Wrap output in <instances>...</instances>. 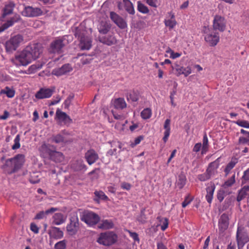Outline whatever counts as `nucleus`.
Returning a JSON list of instances; mask_svg holds the SVG:
<instances>
[{
    "label": "nucleus",
    "mask_w": 249,
    "mask_h": 249,
    "mask_svg": "<svg viewBox=\"0 0 249 249\" xmlns=\"http://www.w3.org/2000/svg\"><path fill=\"white\" fill-rule=\"evenodd\" d=\"M42 52L40 45L33 44L27 46L21 52L15 55L11 61L16 66H26L38 58Z\"/></svg>",
    "instance_id": "1"
},
{
    "label": "nucleus",
    "mask_w": 249,
    "mask_h": 249,
    "mask_svg": "<svg viewBox=\"0 0 249 249\" xmlns=\"http://www.w3.org/2000/svg\"><path fill=\"white\" fill-rule=\"evenodd\" d=\"M74 35L79 40V47L81 50H89L90 49L92 45V39L89 36L87 35L85 27L82 24L76 28Z\"/></svg>",
    "instance_id": "2"
},
{
    "label": "nucleus",
    "mask_w": 249,
    "mask_h": 249,
    "mask_svg": "<svg viewBox=\"0 0 249 249\" xmlns=\"http://www.w3.org/2000/svg\"><path fill=\"white\" fill-rule=\"evenodd\" d=\"M23 42V37L21 35L18 34L11 36L4 44L6 53H13Z\"/></svg>",
    "instance_id": "3"
},
{
    "label": "nucleus",
    "mask_w": 249,
    "mask_h": 249,
    "mask_svg": "<svg viewBox=\"0 0 249 249\" xmlns=\"http://www.w3.org/2000/svg\"><path fill=\"white\" fill-rule=\"evenodd\" d=\"M80 219L90 227L95 226L100 220V217L98 214L89 211L83 212L80 215Z\"/></svg>",
    "instance_id": "4"
},
{
    "label": "nucleus",
    "mask_w": 249,
    "mask_h": 249,
    "mask_svg": "<svg viewBox=\"0 0 249 249\" xmlns=\"http://www.w3.org/2000/svg\"><path fill=\"white\" fill-rule=\"evenodd\" d=\"M117 239V235L113 231H107L100 234L97 242L101 245L109 246L114 244Z\"/></svg>",
    "instance_id": "5"
},
{
    "label": "nucleus",
    "mask_w": 249,
    "mask_h": 249,
    "mask_svg": "<svg viewBox=\"0 0 249 249\" xmlns=\"http://www.w3.org/2000/svg\"><path fill=\"white\" fill-rule=\"evenodd\" d=\"M204 39L210 46H214L219 41V36L215 30L205 27L203 30Z\"/></svg>",
    "instance_id": "6"
},
{
    "label": "nucleus",
    "mask_w": 249,
    "mask_h": 249,
    "mask_svg": "<svg viewBox=\"0 0 249 249\" xmlns=\"http://www.w3.org/2000/svg\"><path fill=\"white\" fill-rule=\"evenodd\" d=\"M67 40L64 36L59 37L53 40L50 44L49 51L50 53L60 54L63 52Z\"/></svg>",
    "instance_id": "7"
},
{
    "label": "nucleus",
    "mask_w": 249,
    "mask_h": 249,
    "mask_svg": "<svg viewBox=\"0 0 249 249\" xmlns=\"http://www.w3.org/2000/svg\"><path fill=\"white\" fill-rule=\"evenodd\" d=\"M236 239L238 249L243 248L245 244L249 241L248 234L243 227H238L236 234Z\"/></svg>",
    "instance_id": "8"
},
{
    "label": "nucleus",
    "mask_w": 249,
    "mask_h": 249,
    "mask_svg": "<svg viewBox=\"0 0 249 249\" xmlns=\"http://www.w3.org/2000/svg\"><path fill=\"white\" fill-rule=\"evenodd\" d=\"M229 216L228 213H223L220 216L218 222V233L221 236H223L225 231L228 229L229 225Z\"/></svg>",
    "instance_id": "9"
},
{
    "label": "nucleus",
    "mask_w": 249,
    "mask_h": 249,
    "mask_svg": "<svg viewBox=\"0 0 249 249\" xmlns=\"http://www.w3.org/2000/svg\"><path fill=\"white\" fill-rule=\"evenodd\" d=\"M43 14V11L39 7L32 6H25L21 15L26 17L33 18L40 16Z\"/></svg>",
    "instance_id": "10"
},
{
    "label": "nucleus",
    "mask_w": 249,
    "mask_h": 249,
    "mask_svg": "<svg viewBox=\"0 0 249 249\" xmlns=\"http://www.w3.org/2000/svg\"><path fill=\"white\" fill-rule=\"evenodd\" d=\"M68 233L71 235H75L79 229V220L76 215L70 218V222L66 227Z\"/></svg>",
    "instance_id": "11"
},
{
    "label": "nucleus",
    "mask_w": 249,
    "mask_h": 249,
    "mask_svg": "<svg viewBox=\"0 0 249 249\" xmlns=\"http://www.w3.org/2000/svg\"><path fill=\"white\" fill-rule=\"evenodd\" d=\"M213 30L223 32L226 28V20L224 18L216 15L213 20Z\"/></svg>",
    "instance_id": "12"
},
{
    "label": "nucleus",
    "mask_w": 249,
    "mask_h": 249,
    "mask_svg": "<svg viewBox=\"0 0 249 249\" xmlns=\"http://www.w3.org/2000/svg\"><path fill=\"white\" fill-rule=\"evenodd\" d=\"M54 88L53 89L42 88L36 92L35 96L37 99L49 98L52 96L54 92Z\"/></svg>",
    "instance_id": "13"
},
{
    "label": "nucleus",
    "mask_w": 249,
    "mask_h": 249,
    "mask_svg": "<svg viewBox=\"0 0 249 249\" xmlns=\"http://www.w3.org/2000/svg\"><path fill=\"white\" fill-rule=\"evenodd\" d=\"M55 119L60 123L69 125L72 123V119L65 112L57 109L56 111Z\"/></svg>",
    "instance_id": "14"
},
{
    "label": "nucleus",
    "mask_w": 249,
    "mask_h": 249,
    "mask_svg": "<svg viewBox=\"0 0 249 249\" xmlns=\"http://www.w3.org/2000/svg\"><path fill=\"white\" fill-rule=\"evenodd\" d=\"M14 163V169L12 172H16L19 170L25 162V156L19 154L12 158Z\"/></svg>",
    "instance_id": "15"
},
{
    "label": "nucleus",
    "mask_w": 249,
    "mask_h": 249,
    "mask_svg": "<svg viewBox=\"0 0 249 249\" xmlns=\"http://www.w3.org/2000/svg\"><path fill=\"white\" fill-rule=\"evenodd\" d=\"M110 18L113 22L120 28L125 29L127 27L126 21L119 15L114 12H110Z\"/></svg>",
    "instance_id": "16"
},
{
    "label": "nucleus",
    "mask_w": 249,
    "mask_h": 249,
    "mask_svg": "<svg viewBox=\"0 0 249 249\" xmlns=\"http://www.w3.org/2000/svg\"><path fill=\"white\" fill-rule=\"evenodd\" d=\"M15 7V4L13 2L10 1L6 3L4 8L2 9V14L1 17L0 18V20H3V19L8 15H11L13 13L14 9Z\"/></svg>",
    "instance_id": "17"
},
{
    "label": "nucleus",
    "mask_w": 249,
    "mask_h": 249,
    "mask_svg": "<svg viewBox=\"0 0 249 249\" xmlns=\"http://www.w3.org/2000/svg\"><path fill=\"white\" fill-rule=\"evenodd\" d=\"M72 68L69 64L63 65L61 68L53 70L52 73L57 76H59L70 72Z\"/></svg>",
    "instance_id": "18"
},
{
    "label": "nucleus",
    "mask_w": 249,
    "mask_h": 249,
    "mask_svg": "<svg viewBox=\"0 0 249 249\" xmlns=\"http://www.w3.org/2000/svg\"><path fill=\"white\" fill-rule=\"evenodd\" d=\"M85 158L89 165L94 163L98 159V155L93 149L88 150L85 154Z\"/></svg>",
    "instance_id": "19"
},
{
    "label": "nucleus",
    "mask_w": 249,
    "mask_h": 249,
    "mask_svg": "<svg viewBox=\"0 0 249 249\" xmlns=\"http://www.w3.org/2000/svg\"><path fill=\"white\" fill-rule=\"evenodd\" d=\"M186 181L187 179L185 174L183 172H181L177 177L175 183L176 187L181 190L186 184Z\"/></svg>",
    "instance_id": "20"
},
{
    "label": "nucleus",
    "mask_w": 249,
    "mask_h": 249,
    "mask_svg": "<svg viewBox=\"0 0 249 249\" xmlns=\"http://www.w3.org/2000/svg\"><path fill=\"white\" fill-rule=\"evenodd\" d=\"M220 158H217L215 160L211 162L206 171L211 177L217 173V169L219 165Z\"/></svg>",
    "instance_id": "21"
},
{
    "label": "nucleus",
    "mask_w": 249,
    "mask_h": 249,
    "mask_svg": "<svg viewBox=\"0 0 249 249\" xmlns=\"http://www.w3.org/2000/svg\"><path fill=\"white\" fill-rule=\"evenodd\" d=\"M99 41L105 44L108 46L115 44L117 43V39L113 35H107L99 37Z\"/></svg>",
    "instance_id": "22"
},
{
    "label": "nucleus",
    "mask_w": 249,
    "mask_h": 249,
    "mask_svg": "<svg viewBox=\"0 0 249 249\" xmlns=\"http://www.w3.org/2000/svg\"><path fill=\"white\" fill-rule=\"evenodd\" d=\"M114 226V223L111 219H103L99 223V229L107 230L113 229Z\"/></svg>",
    "instance_id": "23"
},
{
    "label": "nucleus",
    "mask_w": 249,
    "mask_h": 249,
    "mask_svg": "<svg viewBox=\"0 0 249 249\" xmlns=\"http://www.w3.org/2000/svg\"><path fill=\"white\" fill-rule=\"evenodd\" d=\"M169 18H166L164 20V23L166 27H169V29H173L177 24L174 14L170 12L168 13Z\"/></svg>",
    "instance_id": "24"
},
{
    "label": "nucleus",
    "mask_w": 249,
    "mask_h": 249,
    "mask_svg": "<svg viewBox=\"0 0 249 249\" xmlns=\"http://www.w3.org/2000/svg\"><path fill=\"white\" fill-rule=\"evenodd\" d=\"M49 233L51 238L56 240L61 239L64 235L63 232L60 229L55 227H52Z\"/></svg>",
    "instance_id": "25"
},
{
    "label": "nucleus",
    "mask_w": 249,
    "mask_h": 249,
    "mask_svg": "<svg viewBox=\"0 0 249 249\" xmlns=\"http://www.w3.org/2000/svg\"><path fill=\"white\" fill-rule=\"evenodd\" d=\"M175 70L177 76L183 74L185 77H187L192 73L191 68L189 66L185 68L177 65Z\"/></svg>",
    "instance_id": "26"
},
{
    "label": "nucleus",
    "mask_w": 249,
    "mask_h": 249,
    "mask_svg": "<svg viewBox=\"0 0 249 249\" xmlns=\"http://www.w3.org/2000/svg\"><path fill=\"white\" fill-rule=\"evenodd\" d=\"M71 168L75 171H85L87 170V167L82 160L74 161L71 164Z\"/></svg>",
    "instance_id": "27"
},
{
    "label": "nucleus",
    "mask_w": 249,
    "mask_h": 249,
    "mask_svg": "<svg viewBox=\"0 0 249 249\" xmlns=\"http://www.w3.org/2000/svg\"><path fill=\"white\" fill-rule=\"evenodd\" d=\"M2 169L8 174H12L14 172H12L14 169V163L12 158L6 160L5 163L1 166Z\"/></svg>",
    "instance_id": "28"
},
{
    "label": "nucleus",
    "mask_w": 249,
    "mask_h": 249,
    "mask_svg": "<svg viewBox=\"0 0 249 249\" xmlns=\"http://www.w3.org/2000/svg\"><path fill=\"white\" fill-rule=\"evenodd\" d=\"M249 186H244L239 191L236 200L238 202L245 199L249 195Z\"/></svg>",
    "instance_id": "29"
},
{
    "label": "nucleus",
    "mask_w": 249,
    "mask_h": 249,
    "mask_svg": "<svg viewBox=\"0 0 249 249\" xmlns=\"http://www.w3.org/2000/svg\"><path fill=\"white\" fill-rule=\"evenodd\" d=\"M215 189V186L214 184H211L206 188L207 194L206 195V199L210 204L212 203Z\"/></svg>",
    "instance_id": "30"
},
{
    "label": "nucleus",
    "mask_w": 249,
    "mask_h": 249,
    "mask_svg": "<svg viewBox=\"0 0 249 249\" xmlns=\"http://www.w3.org/2000/svg\"><path fill=\"white\" fill-rule=\"evenodd\" d=\"M170 120L169 119H167L165 121L163 127L165 129V131L164 132V136L162 140L164 143L166 142L170 134Z\"/></svg>",
    "instance_id": "31"
},
{
    "label": "nucleus",
    "mask_w": 249,
    "mask_h": 249,
    "mask_svg": "<svg viewBox=\"0 0 249 249\" xmlns=\"http://www.w3.org/2000/svg\"><path fill=\"white\" fill-rule=\"evenodd\" d=\"M22 21V18L19 15L15 14L13 17L7 20L5 23L8 28L12 26L16 23Z\"/></svg>",
    "instance_id": "32"
},
{
    "label": "nucleus",
    "mask_w": 249,
    "mask_h": 249,
    "mask_svg": "<svg viewBox=\"0 0 249 249\" xmlns=\"http://www.w3.org/2000/svg\"><path fill=\"white\" fill-rule=\"evenodd\" d=\"M53 224L56 225H59L64 223L66 220V218L64 215L61 213H55L53 216Z\"/></svg>",
    "instance_id": "33"
},
{
    "label": "nucleus",
    "mask_w": 249,
    "mask_h": 249,
    "mask_svg": "<svg viewBox=\"0 0 249 249\" xmlns=\"http://www.w3.org/2000/svg\"><path fill=\"white\" fill-rule=\"evenodd\" d=\"M114 107L116 109H123L126 107V104L124 98H119L114 100L113 102Z\"/></svg>",
    "instance_id": "34"
},
{
    "label": "nucleus",
    "mask_w": 249,
    "mask_h": 249,
    "mask_svg": "<svg viewBox=\"0 0 249 249\" xmlns=\"http://www.w3.org/2000/svg\"><path fill=\"white\" fill-rule=\"evenodd\" d=\"M125 11L130 15H134L135 11L134 6L130 0H123Z\"/></svg>",
    "instance_id": "35"
},
{
    "label": "nucleus",
    "mask_w": 249,
    "mask_h": 249,
    "mask_svg": "<svg viewBox=\"0 0 249 249\" xmlns=\"http://www.w3.org/2000/svg\"><path fill=\"white\" fill-rule=\"evenodd\" d=\"M51 153H52L50 157L51 159L55 162H60L63 161L64 156L61 152L53 151V152Z\"/></svg>",
    "instance_id": "36"
},
{
    "label": "nucleus",
    "mask_w": 249,
    "mask_h": 249,
    "mask_svg": "<svg viewBox=\"0 0 249 249\" xmlns=\"http://www.w3.org/2000/svg\"><path fill=\"white\" fill-rule=\"evenodd\" d=\"M110 25L106 22L102 21L98 26V30L100 33L106 34L109 30Z\"/></svg>",
    "instance_id": "37"
},
{
    "label": "nucleus",
    "mask_w": 249,
    "mask_h": 249,
    "mask_svg": "<svg viewBox=\"0 0 249 249\" xmlns=\"http://www.w3.org/2000/svg\"><path fill=\"white\" fill-rule=\"evenodd\" d=\"M94 194L96 196L94 199L97 202H99L100 200H107L108 199V197L102 191H95Z\"/></svg>",
    "instance_id": "38"
},
{
    "label": "nucleus",
    "mask_w": 249,
    "mask_h": 249,
    "mask_svg": "<svg viewBox=\"0 0 249 249\" xmlns=\"http://www.w3.org/2000/svg\"><path fill=\"white\" fill-rule=\"evenodd\" d=\"M238 162V160L236 158L232 159L231 161L227 164L224 172L226 176H227L230 172L231 170L235 166L236 164Z\"/></svg>",
    "instance_id": "39"
},
{
    "label": "nucleus",
    "mask_w": 249,
    "mask_h": 249,
    "mask_svg": "<svg viewBox=\"0 0 249 249\" xmlns=\"http://www.w3.org/2000/svg\"><path fill=\"white\" fill-rule=\"evenodd\" d=\"M137 10L139 12L143 14H147L149 13L148 7L141 1H137Z\"/></svg>",
    "instance_id": "40"
},
{
    "label": "nucleus",
    "mask_w": 249,
    "mask_h": 249,
    "mask_svg": "<svg viewBox=\"0 0 249 249\" xmlns=\"http://www.w3.org/2000/svg\"><path fill=\"white\" fill-rule=\"evenodd\" d=\"M51 139L52 142L56 143H65L67 142L64 137L60 134L53 136Z\"/></svg>",
    "instance_id": "41"
},
{
    "label": "nucleus",
    "mask_w": 249,
    "mask_h": 249,
    "mask_svg": "<svg viewBox=\"0 0 249 249\" xmlns=\"http://www.w3.org/2000/svg\"><path fill=\"white\" fill-rule=\"evenodd\" d=\"M128 101H131V102H136L139 99V94L137 92L133 91L129 93L127 96Z\"/></svg>",
    "instance_id": "42"
},
{
    "label": "nucleus",
    "mask_w": 249,
    "mask_h": 249,
    "mask_svg": "<svg viewBox=\"0 0 249 249\" xmlns=\"http://www.w3.org/2000/svg\"><path fill=\"white\" fill-rule=\"evenodd\" d=\"M152 115L151 110L149 108L144 109L141 113V116L143 119L150 118Z\"/></svg>",
    "instance_id": "43"
},
{
    "label": "nucleus",
    "mask_w": 249,
    "mask_h": 249,
    "mask_svg": "<svg viewBox=\"0 0 249 249\" xmlns=\"http://www.w3.org/2000/svg\"><path fill=\"white\" fill-rule=\"evenodd\" d=\"M1 93L6 95L9 98H12L15 95V91L8 87H6L4 89L1 91Z\"/></svg>",
    "instance_id": "44"
},
{
    "label": "nucleus",
    "mask_w": 249,
    "mask_h": 249,
    "mask_svg": "<svg viewBox=\"0 0 249 249\" xmlns=\"http://www.w3.org/2000/svg\"><path fill=\"white\" fill-rule=\"evenodd\" d=\"M235 175L234 174L231 178L224 182L222 186L225 188L231 187L235 182Z\"/></svg>",
    "instance_id": "45"
},
{
    "label": "nucleus",
    "mask_w": 249,
    "mask_h": 249,
    "mask_svg": "<svg viewBox=\"0 0 249 249\" xmlns=\"http://www.w3.org/2000/svg\"><path fill=\"white\" fill-rule=\"evenodd\" d=\"M226 196V193L222 189L219 190L216 195L217 198L220 202H221L223 200Z\"/></svg>",
    "instance_id": "46"
},
{
    "label": "nucleus",
    "mask_w": 249,
    "mask_h": 249,
    "mask_svg": "<svg viewBox=\"0 0 249 249\" xmlns=\"http://www.w3.org/2000/svg\"><path fill=\"white\" fill-rule=\"evenodd\" d=\"M67 241L63 240L57 242L54 245L55 249H65L66 248Z\"/></svg>",
    "instance_id": "47"
},
{
    "label": "nucleus",
    "mask_w": 249,
    "mask_h": 249,
    "mask_svg": "<svg viewBox=\"0 0 249 249\" xmlns=\"http://www.w3.org/2000/svg\"><path fill=\"white\" fill-rule=\"evenodd\" d=\"M40 150L42 152L45 153L48 155L50 157H51L52 154L51 153L53 152V151L50 150L48 147V146L45 143H44L41 145Z\"/></svg>",
    "instance_id": "48"
},
{
    "label": "nucleus",
    "mask_w": 249,
    "mask_h": 249,
    "mask_svg": "<svg viewBox=\"0 0 249 249\" xmlns=\"http://www.w3.org/2000/svg\"><path fill=\"white\" fill-rule=\"evenodd\" d=\"M20 136L19 134L17 135L15 139H14V144H13V145L12 146V149L13 150H16V149H18V148H19L20 146Z\"/></svg>",
    "instance_id": "49"
},
{
    "label": "nucleus",
    "mask_w": 249,
    "mask_h": 249,
    "mask_svg": "<svg viewBox=\"0 0 249 249\" xmlns=\"http://www.w3.org/2000/svg\"><path fill=\"white\" fill-rule=\"evenodd\" d=\"M239 142L240 144H247L249 145V133L245 136L240 137L239 138Z\"/></svg>",
    "instance_id": "50"
},
{
    "label": "nucleus",
    "mask_w": 249,
    "mask_h": 249,
    "mask_svg": "<svg viewBox=\"0 0 249 249\" xmlns=\"http://www.w3.org/2000/svg\"><path fill=\"white\" fill-rule=\"evenodd\" d=\"M74 98V95L73 94H70L67 99L65 100L64 102V106L65 108H68L71 103V101Z\"/></svg>",
    "instance_id": "51"
},
{
    "label": "nucleus",
    "mask_w": 249,
    "mask_h": 249,
    "mask_svg": "<svg viewBox=\"0 0 249 249\" xmlns=\"http://www.w3.org/2000/svg\"><path fill=\"white\" fill-rule=\"evenodd\" d=\"M211 176L206 172L204 173L199 175L198 176V179L201 181H205L211 178Z\"/></svg>",
    "instance_id": "52"
},
{
    "label": "nucleus",
    "mask_w": 249,
    "mask_h": 249,
    "mask_svg": "<svg viewBox=\"0 0 249 249\" xmlns=\"http://www.w3.org/2000/svg\"><path fill=\"white\" fill-rule=\"evenodd\" d=\"M236 124L241 127L249 128V123L247 121L238 120Z\"/></svg>",
    "instance_id": "53"
},
{
    "label": "nucleus",
    "mask_w": 249,
    "mask_h": 249,
    "mask_svg": "<svg viewBox=\"0 0 249 249\" xmlns=\"http://www.w3.org/2000/svg\"><path fill=\"white\" fill-rule=\"evenodd\" d=\"M146 3L149 6L157 8L158 7V0H145Z\"/></svg>",
    "instance_id": "54"
},
{
    "label": "nucleus",
    "mask_w": 249,
    "mask_h": 249,
    "mask_svg": "<svg viewBox=\"0 0 249 249\" xmlns=\"http://www.w3.org/2000/svg\"><path fill=\"white\" fill-rule=\"evenodd\" d=\"M132 185L127 182H123L121 183V188L124 190L129 191L131 188Z\"/></svg>",
    "instance_id": "55"
},
{
    "label": "nucleus",
    "mask_w": 249,
    "mask_h": 249,
    "mask_svg": "<svg viewBox=\"0 0 249 249\" xmlns=\"http://www.w3.org/2000/svg\"><path fill=\"white\" fill-rule=\"evenodd\" d=\"M61 97L59 95H57L55 97L54 99H53L52 100L50 101L49 105L50 106L55 105L58 104L61 101Z\"/></svg>",
    "instance_id": "56"
},
{
    "label": "nucleus",
    "mask_w": 249,
    "mask_h": 249,
    "mask_svg": "<svg viewBox=\"0 0 249 249\" xmlns=\"http://www.w3.org/2000/svg\"><path fill=\"white\" fill-rule=\"evenodd\" d=\"M46 214L45 211H41L39 213H37L35 217V219H42L46 217Z\"/></svg>",
    "instance_id": "57"
},
{
    "label": "nucleus",
    "mask_w": 249,
    "mask_h": 249,
    "mask_svg": "<svg viewBox=\"0 0 249 249\" xmlns=\"http://www.w3.org/2000/svg\"><path fill=\"white\" fill-rule=\"evenodd\" d=\"M9 79V76L8 75L0 71V82L8 81Z\"/></svg>",
    "instance_id": "58"
},
{
    "label": "nucleus",
    "mask_w": 249,
    "mask_h": 249,
    "mask_svg": "<svg viewBox=\"0 0 249 249\" xmlns=\"http://www.w3.org/2000/svg\"><path fill=\"white\" fill-rule=\"evenodd\" d=\"M168 226V220L167 218H164L163 221H162V223L161 225V230L162 231H164Z\"/></svg>",
    "instance_id": "59"
},
{
    "label": "nucleus",
    "mask_w": 249,
    "mask_h": 249,
    "mask_svg": "<svg viewBox=\"0 0 249 249\" xmlns=\"http://www.w3.org/2000/svg\"><path fill=\"white\" fill-rule=\"evenodd\" d=\"M127 231L129 233L130 237H132L134 239V240L137 241H139L138 234L136 232H132L129 230H127Z\"/></svg>",
    "instance_id": "60"
},
{
    "label": "nucleus",
    "mask_w": 249,
    "mask_h": 249,
    "mask_svg": "<svg viewBox=\"0 0 249 249\" xmlns=\"http://www.w3.org/2000/svg\"><path fill=\"white\" fill-rule=\"evenodd\" d=\"M142 139H143L142 136H140L138 137L137 138H136L135 139L134 142L132 143L131 144V146L134 147V146H136V145L139 144Z\"/></svg>",
    "instance_id": "61"
},
{
    "label": "nucleus",
    "mask_w": 249,
    "mask_h": 249,
    "mask_svg": "<svg viewBox=\"0 0 249 249\" xmlns=\"http://www.w3.org/2000/svg\"><path fill=\"white\" fill-rule=\"evenodd\" d=\"M31 230L35 233H37L39 232V228L34 223H31L30 225Z\"/></svg>",
    "instance_id": "62"
},
{
    "label": "nucleus",
    "mask_w": 249,
    "mask_h": 249,
    "mask_svg": "<svg viewBox=\"0 0 249 249\" xmlns=\"http://www.w3.org/2000/svg\"><path fill=\"white\" fill-rule=\"evenodd\" d=\"M202 147V144L201 143L198 142L196 143L193 148V151L195 152H197L200 151L201 148Z\"/></svg>",
    "instance_id": "63"
},
{
    "label": "nucleus",
    "mask_w": 249,
    "mask_h": 249,
    "mask_svg": "<svg viewBox=\"0 0 249 249\" xmlns=\"http://www.w3.org/2000/svg\"><path fill=\"white\" fill-rule=\"evenodd\" d=\"M242 178L245 180H249V168L244 171Z\"/></svg>",
    "instance_id": "64"
}]
</instances>
